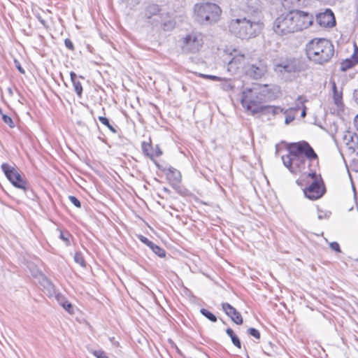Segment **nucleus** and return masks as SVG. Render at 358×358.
<instances>
[{
    "label": "nucleus",
    "mask_w": 358,
    "mask_h": 358,
    "mask_svg": "<svg viewBox=\"0 0 358 358\" xmlns=\"http://www.w3.org/2000/svg\"><path fill=\"white\" fill-rule=\"evenodd\" d=\"M247 16L231 20L228 27L229 31L235 36L248 40L260 34L264 27V22L259 0H250L247 3Z\"/></svg>",
    "instance_id": "1"
},
{
    "label": "nucleus",
    "mask_w": 358,
    "mask_h": 358,
    "mask_svg": "<svg viewBox=\"0 0 358 358\" xmlns=\"http://www.w3.org/2000/svg\"><path fill=\"white\" fill-rule=\"evenodd\" d=\"M314 17L308 12L294 9L282 13L273 22V31L284 36L303 31L313 24Z\"/></svg>",
    "instance_id": "2"
},
{
    "label": "nucleus",
    "mask_w": 358,
    "mask_h": 358,
    "mask_svg": "<svg viewBox=\"0 0 358 358\" xmlns=\"http://www.w3.org/2000/svg\"><path fill=\"white\" fill-rule=\"evenodd\" d=\"M271 97L268 85H255L242 92L241 103L246 111L255 115L259 113L261 106Z\"/></svg>",
    "instance_id": "3"
},
{
    "label": "nucleus",
    "mask_w": 358,
    "mask_h": 358,
    "mask_svg": "<svg viewBox=\"0 0 358 358\" xmlns=\"http://www.w3.org/2000/svg\"><path fill=\"white\" fill-rule=\"evenodd\" d=\"M308 58L320 64L329 62L334 53V47L330 41L325 38H314L306 45Z\"/></svg>",
    "instance_id": "4"
},
{
    "label": "nucleus",
    "mask_w": 358,
    "mask_h": 358,
    "mask_svg": "<svg viewBox=\"0 0 358 358\" xmlns=\"http://www.w3.org/2000/svg\"><path fill=\"white\" fill-rule=\"evenodd\" d=\"M194 13L196 20L199 22L202 23H212L219 20L222 10L216 3L206 2L196 4L194 6Z\"/></svg>",
    "instance_id": "5"
},
{
    "label": "nucleus",
    "mask_w": 358,
    "mask_h": 358,
    "mask_svg": "<svg viewBox=\"0 0 358 358\" xmlns=\"http://www.w3.org/2000/svg\"><path fill=\"white\" fill-rule=\"evenodd\" d=\"M288 151L292 154H296L299 156H303L308 159L309 163L316 162L318 165V156L311 145L306 141H301L296 143H290Z\"/></svg>",
    "instance_id": "6"
},
{
    "label": "nucleus",
    "mask_w": 358,
    "mask_h": 358,
    "mask_svg": "<svg viewBox=\"0 0 358 358\" xmlns=\"http://www.w3.org/2000/svg\"><path fill=\"white\" fill-rule=\"evenodd\" d=\"M203 44V35L200 32L192 31L182 38L181 49L185 53H196Z\"/></svg>",
    "instance_id": "7"
},
{
    "label": "nucleus",
    "mask_w": 358,
    "mask_h": 358,
    "mask_svg": "<svg viewBox=\"0 0 358 358\" xmlns=\"http://www.w3.org/2000/svg\"><path fill=\"white\" fill-rule=\"evenodd\" d=\"M1 170L7 179L17 188L22 189L24 193L29 189L27 182L23 179L22 176L15 170L13 166L7 163L1 164Z\"/></svg>",
    "instance_id": "8"
},
{
    "label": "nucleus",
    "mask_w": 358,
    "mask_h": 358,
    "mask_svg": "<svg viewBox=\"0 0 358 358\" xmlns=\"http://www.w3.org/2000/svg\"><path fill=\"white\" fill-rule=\"evenodd\" d=\"M308 185L303 190L304 195L310 200L320 199L326 192V188L322 177L315 180L307 181Z\"/></svg>",
    "instance_id": "9"
},
{
    "label": "nucleus",
    "mask_w": 358,
    "mask_h": 358,
    "mask_svg": "<svg viewBox=\"0 0 358 358\" xmlns=\"http://www.w3.org/2000/svg\"><path fill=\"white\" fill-rule=\"evenodd\" d=\"M267 64L264 59L252 61L245 66V74L254 79H259L267 72Z\"/></svg>",
    "instance_id": "10"
},
{
    "label": "nucleus",
    "mask_w": 358,
    "mask_h": 358,
    "mask_svg": "<svg viewBox=\"0 0 358 358\" xmlns=\"http://www.w3.org/2000/svg\"><path fill=\"white\" fill-rule=\"evenodd\" d=\"M273 70L275 73L279 74L296 73L300 71V65L297 59L289 58L279 62H275Z\"/></svg>",
    "instance_id": "11"
},
{
    "label": "nucleus",
    "mask_w": 358,
    "mask_h": 358,
    "mask_svg": "<svg viewBox=\"0 0 358 358\" xmlns=\"http://www.w3.org/2000/svg\"><path fill=\"white\" fill-rule=\"evenodd\" d=\"M166 15L167 13L162 12L159 6L156 3H150L145 8V18L154 26L159 25V22L162 21L161 18Z\"/></svg>",
    "instance_id": "12"
},
{
    "label": "nucleus",
    "mask_w": 358,
    "mask_h": 358,
    "mask_svg": "<svg viewBox=\"0 0 358 358\" xmlns=\"http://www.w3.org/2000/svg\"><path fill=\"white\" fill-rule=\"evenodd\" d=\"M315 20L317 23L322 27H333L336 24L334 13L329 8L317 14Z\"/></svg>",
    "instance_id": "13"
},
{
    "label": "nucleus",
    "mask_w": 358,
    "mask_h": 358,
    "mask_svg": "<svg viewBox=\"0 0 358 358\" xmlns=\"http://www.w3.org/2000/svg\"><path fill=\"white\" fill-rule=\"evenodd\" d=\"M343 143L346 145L351 153L358 156V135L351 131H345L343 134Z\"/></svg>",
    "instance_id": "14"
},
{
    "label": "nucleus",
    "mask_w": 358,
    "mask_h": 358,
    "mask_svg": "<svg viewBox=\"0 0 358 358\" xmlns=\"http://www.w3.org/2000/svg\"><path fill=\"white\" fill-rule=\"evenodd\" d=\"M166 179L169 180L171 187L178 193H181L180 183L181 182L180 172L173 167L167 169L166 173Z\"/></svg>",
    "instance_id": "15"
},
{
    "label": "nucleus",
    "mask_w": 358,
    "mask_h": 358,
    "mask_svg": "<svg viewBox=\"0 0 358 358\" xmlns=\"http://www.w3.org/2000/svg\"><path fill=\"white\" fill-rule=\"evenodd\" d=\"M232 55V58L228 61L227 70L231 73H235L240 68L245 69L243 65L245 62V57L243 54H235Z\"/></svg>",
    "instance_id": "16"
},
{
    "label": "nucleus",
    "mask_w": 358,
    "mask_h": 358,
    "mask_svg": "<svg viewBox=\"0 0 358 358\" xmlns=\"http://www.w3.org/2000/svg\"><path fill=\"white\" fill-rule=\"evenodd\" d=\"M222 308L223 311L229 316L231 320L236 324H243V317L241 314L229 303H222Z\"/></svg>",
    "instance_id": "17"
},
{
    "label": "nucleus",
    "mask_w": 358,
    "mask_h": 358,
    "mask_svg": "<svg viewBox=\"0 0 358 358\" xmlns=\"http://www.w3.org/2000/svg\"><path fill=\"white\" fill-rule=\"evenodd\" d=\"M292 155H294V164L296 170V174L300 172H304V173H306V166H308L309 167L308 159L303 156H299L296 154Z\"/></svg>",
    "instance_id": "18"
},
{
    "label": "nucleus",
    "mask_w": 358,
    "mask_h": 358,
    "mask_svg": "<svg viewBox=\"0 0 358 358\" xmlns=\"http://www.w3.org/2000/svg\"><path fill=\"white\" fill-rule=\"evenodd\" d=\"M358 64V48L355 46L354 53L350 58L344 60L341 65V70L345 71Z\"/></svg>",
    "instance_id": "19"
},
{
    "label": "nucleus",
    "mask_w": 358,
    "mask_h": 358,
    "mask_svg": "<svg viewBox=\"0 0 358 358\" xmlns=\"http://www.w3.org/2000/svg\"><path fill=\"white\" fill-rule=\"evenodd\" d=\"M283 112V108L280 106H266L262 105L259 109V113L264 115H271L273 117L275 115L282 113Z\"/></svg>",
    "instance_id": "20"
},
{
    "label": "nucleus",
    "mask_w": 358,
    "mask_h": 358,
    "mask_svg": "<svg viewBox=\"0 0 358 358\" xmlns=\"http://www.w3.org/2000/svg\"><path fill=\"white\" fill-rule=\"evenodd\" d=\"M282 161L284 166L287 167L291 173L296 174V170L294 164V155H292L290 151H289V154L282 156Z\"/></svg>",
    "instance_id": "21"
},
{
    "label": "nucleus",
    "mask_w": 358,
    "mask_h": 358,
    "mask_svg": "<svg viewBox=\"0 0 358 358\" xmlns=\"http://www.w3.org/2000/svg\"><path fill=\"white\" fill-rule=\"evenodd\" d=\"M41 286L47 290L48 294L52 295L55 294V287L52 281L48 279L45 275L41 274V278L40 280Z\"/></svg>",
    "instance_id": "22"
},
{
    "label": "nucleus",
    "mask_w": 358,
    "mask_h": 358,
    "mask_svg": "<svg viewBox=\"0 0 358 358\" xmlns=\"http://www.w3.org/2000/svg\"><path fill=\"white\" fill-rule=\"evenodd\" d=\"M161 20L162 21L159 22V24H161L164 31H171L176 26V22L169 15V13H167L165 17H162Z\"/></svg>",
    "instance_id": "23"
},
{
    "label": "nucleus",
    "mask_w": 358,
    "mask_h": 358,
    "mask_svg": "<svg viewBox=\"0 0 358 358\" xmlns=\"http://www.w3.org/2000/svg\"><path fill=\"white\" fill-rule=\"evenodd\" d=\"M332 90H333V99L334 103L337 106V107H343V93L342 92H338L336 85V83L333 82L332 83Z\"/></svg>",
    "instance_id": "24"
},
{
    "label": "nucleus",
    "mask_w": 358,
    "mask_h": 358,
    "mask_svg": "<svg viewBox=\"0 0 358 358\" xmlns=\"http://www.w3.org/2000/svg\"><path fill=\"white\" fill-rule=\"evenodd\" d=\"M70 77L73 85L74 90L79 98L83 94V87L80 81L77 80V75L73 71L70 73Z\"/></svg>",
    "instance_id": "25"
},
{
    "label": "nucleus",
    "mask_w": 358,
    "mask_h": 358,
    "mask_svg": "<svg viewBox=\"0 0 358 358\" xmlns=\"http://www.w3.org/2000/svg\"><path fill=\"white\" fill-rule=\"evenodd\" d=\"M57 300L59 301L60 304L65 310H66L70 314L73 313L74 309L73 305L66 301L64 296L58 295Z\"/></svg>",
    "instance_id": "26"
},
{
    "label": "nucleus",
    "mask_w": 358,
    "mask_h": 358,
    "mask_svg": "<svg viewBox=\"0 0 358 358\" xmlns=\"http://www.w3.org/2000/svg\"><path fill=\"white\" fill-rule=\"evenodd\" d=\"M227 334L231 338L232 343L238 348H241V343L239 338L235 334L234 331L231 328L226 329Z\"/></svg>",
    "instance_id": "27"
},
{
    "label": "nucleus",
    "mask_w": 358,
    "mask_h": 358,
    "mask_svg": "<svg viewBox=\"0 0 358 358\" xmlns=\"http://www.w3.org/2000/svg\"><path fill=\"white\" fill-rule=\"evenodd\" d=\"M318 165H316V162L314 163H309V167L308 169L310 170V172L307 174V178H310L312 180H315L319 177H322L320 175H317L316 173L315 167Z\"/></svg>",
    "instance_id": "28"
},
{
    "label": "nucleus",
    "mask_w": 358,
    "mask_h": 358,
    "mask_svg": "<svg viewBox=\"0 0 358 358\" xmlns=\"http://www.w3.org/2000/svg\"><path fill=\"white\" fill-rule=\"evenodd\" d=\"M98 119L103 125L106 126L111 132L113 134L117 133V127L111 124L107 117L99 116Z\"/></svg>",
    "instance_id": "29"
},
{
    "label": "nucleus",
    "mask_w": 358,
    "mask_h": 358,
    "mask_svg": "<svg viewBox=\"0 0 358 358\" xmlns=\"http://www.w3.org/2000/svg\"><path fill=\"white\" fill-rule=\"evenodd\" d=\"M308 100L303 95H300L296 100V106L294 108H290L289 110H294V112L298 111L301 107L305 106L304 104Z\"/></svg>",
    "instance_id": "30"
},
{
    "label": "nucleus",
    "mask_w": 358,
    "mask_h": 358,
    "mask_svg": "<svg viewBox=\"0 0 358 358\" xmlns=\"http://www.w3.org/2000/svg\"><path fill=\"white\" fill-rule=\"evenodd\" d=\"M142 150L144 155L152 159L154 157V153L152 152V148L150 143L143 142L142 145Z\"/></svg>",
    "instance_id": "31"
},
{
    "label": "nucleus",
    "mask_w": 358,
    "mask_h": 358,
    "mask_svg": "<svg viewBox=\"0 0 358 358\" xmlns=\"http://www.w3.org/2000/svg\"><path fill=\"white\" fill-rule=\"evenodd\" d=\"M200 313L203 316H204L206 318H207L212 322H215L217 320V317L213 313H211L207 309L201 308L200 310Z\"/></svg>",
    "instance_id": "32"
},
{
    "label": "nucleus",
    "mask_w": 358,
    "mask_h": 358,
    "mask_svg": "<svg viewBox=\"0 0 358 358\" xmlns=\"http://www.w3.org/2000/svg\"><path fill=\"white\" fill-rule=\"evenodd\" d=\"M292 111H294V110H289V108L287 110L283 109V112L282 113L285 114V123L286 124L291 123L295 118L294 115L292 113Z\"/></svg>",
    "instance_id": "33"
},
{
    "label": "nucleus",
    "mask_w": 358,
    "mask_h": 358,
    "mask_svg": "<svg viewBox=\"0 0 358 358\" xmlns=\"http://www.w3.org/2000/svg\"><path fill=\"white\" fill-rule=\"evenodd\" d=\"M150 249L159 257H164L166 256L165 250L155 243H153V247L150 248Z\"/></svg>",
    "instance_id": "34"
},
{
    "label": "nucleus",
    "mask_w": 358,
    "mask_h": 358,
    "mask_svg": "<svg viewBox=\"0 0 358 358\" xmlns=\"http://www.w3.org/2000/svg\"><path fill=\"white\" fill-rule=\"evenodd\" d=\"M74 261L80 264L82 267H85L86 263L84 259L83 255L80 252H76L74 255Z\"/></svg>",
    "instance_id": "35"
},
{
    "label": "nucleus",
    "mask_w": 358,
    "mask_h": 358,
    "mask_svg": "<svg viewBox=\"0 0 358 358\" xmlns=\"http://www.w3.org/2000/svg\"><path fill=\"white\" fill-rule=\"evenodd\" d=\"M70 237H71V234L69 231H60L59 238L62 239L67 246L70 245V244H71L70 239H69Z\"/></svg>",
    "instance_id": "36"
},
{
    "label": "nucleus",
    "mask_w": 358,
    "mask_h": 358,
    "mask_svg": "<svg viewBox=\"0 0 358 358\" xmlns=\"http://www.w3.org/2000/svg\"><path fill=\"white\" fill-rule=\"evenodd\" d=\"M317 218L318 220L328 219L330 217L331 212L330 211H323L320 210L319 208L317 209Z\"/></svg>",
    "instance_id": "37"
},
{
    "label": "nucleus",
    "mask_w": 358,
    "mask_h": 358,
    "mask_svg": "<svg viewBox=\"0 0 358 358\" xmlns=\"http://www.w3.org/2000/svg\"><path fill=\"white\" fill-rule=\"evenodd\" d=\"M138 238L141 242H142L143 243H144L145 245L148 246L150 248L153 247L154 243H152L151 241H150L147 237H145L143 235H138Z\"/></svg>",
    "instance_id": "38"
},
{
    "label": "nucleus",
    "mask_w": 358,
    "mask_h": 358,
    "mask_svg": "<svg viewBox=\"0 0 358 358\" xmlns=\"http://www.w3.org/2000/svg\"><path fill=\"white\" fill-rule=\"evenodd\" d=\"M248 334H250V336L255 337L257 339H259V338H260V333L255 328H253V327L249 328L248 329Z\"/></svg>",
    "instance_id": "39"
},
{
    "label": "nucleus",
    "mask_w": 358,
    "mask_h": 358,
    "mask_svg": "<svg viewBox=\"0 0 358 358\" xmlns=\"http://www.w3.org/2000/svg\"><path fill=\"white\" fill-rule=\"evenodd\" d=\"M2 120L10 127H11V128L14 127V123L13 122L12 118L10 116H8L6 114H2Z\"/></svg>",
    "instance_id": "40"
},
{
    "label": "nucleus",
    "mask_w": 358,
    "mask_h": 358,
    "mask_svg": "<svg viewBox=\"0 0 358 358\" xmlns=\"http://www.w3.org/2000/svg\"><path fill=\"white\" fill-rule=\"evenodd\" d=\"M69 201L77 208L81 207V203L75 196H69Z\"/></svg>",
    "instance_id": "41"
},
{
    "label": "nucleus",
    "mask_w": 358,
    "mask_h": 358,
    "mask_svg": "<svg viewBox=\"0 0 358 358\" xmlns=\"http://www.w3.org/2000/svg\"><path fill=\"white\" fill-rule=\"evenodd\" d=\"M92 353L96 358H108V357L106 355V352L101 350H94V351H93Z\"/></svg>",
    "instance_id": "42"
},
{
    "label": "nucleus",
    "mask_w": 358,
    "mask_h": 358,
    "mask_svg": "<svg viewBox=\"0 0 358 358\" xmlns=\"http://www.w3.org/2000/svg\"><path fill=\"white\" fill-rule=\"evenodd\" d=\"M329 247L331 248V249L332 250H334L336 252H341L340 245H339V244L337 242H331L329 244Z\"/></svg>",
    "instance_id": "43"
},
{
    "label": "nucleus",
    "mask_w": 358,
    "mask_h": 358,
    "mask_svg": "<svg viewBox=\"0 0 358 358\" xmlns=\"http://www.w3.org/2000/svg\"><path fill=\"white\" fill-rule=\"evenodd\" d=\"M64 45L65 46L69 49V50H74V45H73V42L69 39V38H66L64 40Z\"/></svg>",
    "instance_id": "44"
},
{
    "label": "nucleus",
    "mask_w": 358,
    "mask_h": 358,
    "mask_svg": "<svg viewBox=\"0 0 358 358\" xmlns=\"http://www.w3.org/2000/svg\"><path fill=\"white\" fill-rule=\"evenodd\" d=\"M36 17L44 27H47L46 21L41 16L39 13L36 14Z\"/></svg>",
    "instance_id": "45"
},
{
    "label": "nucleus",
    "mask_w": 358,
    "mask_h": 358,
    "mask_svg": "<svg viewBox=\"0 0 358 358\" xmlns=\"http://www.w3.org/2000/svg\"><path fill=\"white\" fill-rule=\"evenodd\" d=\"M15 67L19 71V72L21 73H24V69L22 67L20 63L17 60H15Z\"/></svg>",
    "instance_id": "46"
},
{
    "label": "nucleus",
    "mask_w": 358,
    "mask_h": 358,
    "mask_svg": "<svg viewBox=\"0 0 358 358\" xmlns=\"http://www.w3.org/2000/svg\"><path fill=\"white\" fill-rule=\"evenodd\" d=\"M203 77L207 78L208 79H210L212 80L219 81L221 80V78L216 76H212V75H204Z\"/></svg>",
    "instance_id": "47"
},
{
    "label": "nucleus",
    "mask_w": 358,
    "mask_h": 358,
    "mask_svg": "<svg viewBox=\"0 0 358 358\" xmlns=\"http://www.w3.org/2000/svg\"><path fill=\"white\" fill-rule=\"evenodd\" d=\"M162 155V150H160V148L158 146H157L155 152L154 153V157H159Z\"/></svg>",
    "instance_id": "48"
},
{
    "label": "nucleus",
    "mask_w": 358,
    "mask_h": 358,
    "mask_svg": "<svg viewBox=\"0 0 358 358\" xmlns=\"http://www.w3.org/2000/svg\"><path fill=\"white\" fill-rule=\"evenodd\" d=\"M353 96L355 102L358 104V88L354 91Z\"/></svg>",
    "instance_id": "49"
},
{
    "label": "nucleus",
    "mask_w": 358,
    "mask_h": 358,
    "mask_svg": "<svg viewBox=\"0 0 358 358\" xmlns=\"http://www.w3.org/2000/svg\"><path fill=\"white\" fill-rule=\"evenodd\" d=\"M301 108H302V111H301V116L302 117H305L306 115V107L303 106V107H301Z\"/></svg>",
    "instance_id": "50"
},
{
    "label": "nucleus",
    "mask_w": 358,
    "mask_h": 358,
    "mask_svg": "<svg viewBox=\"0 0 358 358\" xmlns=\"http://www.w3.org/2000/svg\"><path fill=\"white\" fill-rule=\"evenodd\" d=\"M162 190H163V192H166V194H170L171 193L170 189H168L167 187H163Z\"/></svg>",
    "instance_id": "51"
},
{
    "label": "nucleus",
    "mask_w": 358,
    "mask_h": 358,
    "mask_svg": "<svg viewBox=\"0 0 358 358\" xmlns=\"http://www.w3.org/2000/svg\"><path fill=\"white\" fill-rule=\"evenodd\" d=\"M110 341H111V342H113V344H114L115 345H116V346H118V345H119V343H118L117 341H113L114 338H110Z\"/></svg>",
    "instance_id": "52"
},
{
    "label": "nucleus",
    "mask_w": 358,
    "mask_h": 358,
    "mask_svg": "<svg viewBox=\"0 0 358 358\" xmlns=\"http://www.w3.org/2000/svg\"><path fill=\"white\" fill-rule=\"evenodd\" d=\"M8 91L9 92L10 94H13V91H12V89L11 88H8Z\"/></svg>",
    "instance_id": "53"
},
{
    "label": "nucleus",
    "mask_w": 358,
    "mask_h": 358,
    "mask_svg": "<svg viewBox=\"0 0 358 358\" xmlns=\"http://www.w3.org/2000/svg\"><path fill=\"white\" fill-rule=\"evenodd\" d=\"M296 182L298 183V185H302V184L301 183V182H300L299 180H296Z\"/></svg>",
    "instance_id": "54"
},
{
    "label": "nucleus",
    "mask_w": 358,
    "mask_h": 358,
    "mask_svg": "<svg viewBox=\"0 0 358 358\" xmlns=\"http://www.w3.org/2000/svg\"><path fill=\"white\" fill-rule=\"evenodd\" d=\"M0 113L2 115L3 113H2V109L0 108Z\"/></svg>",
    "instance_id": "55"
}]
</instances>
